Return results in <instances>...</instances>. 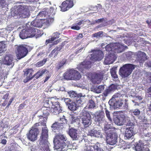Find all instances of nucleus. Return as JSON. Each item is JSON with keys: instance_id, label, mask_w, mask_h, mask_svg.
<instances>
[{"instance_id": "obj_1", "label": "nucleus", "mask_w": 151, "mask_h": 151, "mask_svg": "<svg viewBox=\"0 0 151 151\" xmlns=\"http://www.w3.org/2000/svg\"><path fill=\"white\" fill-rule=\"evenodd\" d=\"M48 131L46 127L42 128V134L39 139L40 150L42 151H50L49 148L50 143L48 141Z\"/></svg>"}, {"instance_id": "obj_2", "label": "nucleus", "mask_w": 151, "mask_h": 151, "mask_svg": "<svg viewBox=\"0 0 151 151\" xmlns=\"http://www.w3.org/2000/svg\"><path fill=\"white\" fill-rule=\"evenodd\" d=\"M54 142L55 147L58 149H60L62 151H67L68 150V146L66 145L67 143H69L67 140L66 137L63 134H59L54 139Z\"/></svg>"}, {"instance_id": "obj_3", "label": "nucleus", "mask_w": 151, "mask_h": 151, "mask_svg": "<svg viewBox=\"0 0 151 151\" xmlns=\"http://www.w3.org/2000/svg\"><path fill=\"white\" fill-rule=\"evenodd\" d=\"M118 97L117 94L114 95L109 102V105L114 108H119L123 106V109H127L128 107L127 100L125 99L124 101L121 99L116 100V98Z\"/></svg>"}, {"instance_id": "obj_4", "label": "nucleus", "mask_w": 151, "mask_h": 151, "mask_svg": "<svg viewBox=\"0 0 151 151\" xmlns=\"http://www.w3.org/2000/svg\"><path fill=\"white\" fill-rule=\"evenodd\" d=\"M17 8L14 12L15 15L23 18H28L30 14L28 6L21 5L18 6Z\"/></svg>"}, {"instance_id": "obj_5", "label": "nucleus", "mask_w": 151, "mask_h": 151, "mask_svg": "<svg viewBox=\"0 0 151 151\" xmlns=\"http://www.w3.org/2000/svg\"><path fill=\"white\" fill-rule=\"evenodd\" d=\"M25 45H16L15 52L16 53L17 58L18 60L25 57L28 53V48Z\"/></svg>"}, {"instance_id": "obj_6", "label": "nucleus", "mask_w": 151, "mask_h": 151, "mask_svg": "<svg viewBox=\"0 0 151 151\" xmlns=\"http://www.w3.org/2000/svg\"><path fill=\"white\" fill-rule=\"evenodd\" d=\"M91 52L93 53L88 55L87 57V59L91 61L95 62L100 61L104 58V53L101 50H92Z\"/></svg>"}, {"instance_id": "obj_7", "label": "nucleus", "mask_w": 151, "mask_h": 151, "mask_svg": "<svg viewBox=\"0 0 151 151\" xmlns=\"http://www.w3.org/2000/svg\"><path fill=\"white\" fill-rule=\"evenodd\" d=\"M104 76V73L101 71L91 73L88 75L91 81L94 84L100 83L103 79Z\"/></svg>"}, {"instance_id": "obj_8", "label": "nucleus", "mask_w": 151, "mask_h": 151, "mask_svg": "<svg viewBox=\"0 0 151 151\" xmlns=\"http://www.w3.org/2000/svg\"><path fill=\"white\" fill-rule=\"evenodd\" d=\"M134 68V65L126 64L120 68L119 73L123 77H127L131 73Z\"/></svg>"}, {"instance_id": "obj_9", "label": "nucleus", "mask_w": 151, "mask_h": 151, "mask_svg": "<svg viewBox=\"0 0 151 151\" xmlns=\"http://www.w3.org/2000/svg\"><path fill=\"white\" fill-rule=\"evenodd\" d=\"M59 122H55L52 126L53 130L55 132H58L62 130L63 128L64 125L67 124V120L65 118V116H63L62 118L60 119Z\"/></svg>"}, {"instance_id": "obj_10", "label": "nucleus", "mask_w": 151, "mask_h": 151, "mask_svg": "<svg viewBox=\"0 0 151 151\" xmlns=\"http://www.w3.org/2000/svg\"><path fill=\"white\" fill-rule=\"evenodd\" d=\"M42 110L43 115L39 116V119H43L42 120H40V121L41 122V124L42 126H46V122L47 120V116L49 115L51 111V108H47L43 106L42 108Z\"/></svg>"}, {"instance_id": "obj_11", "label": "nucleus", "mask_w": 151, "mask_h": 151, "mask_svg": "<svg viewBox=\"0 0 151 151\" xmlns=\"http://www.w3.org/2000/svg\"><path fill=\"white\" fill-rule=\"evenodd\" d=\"M90 61L86 58L80 63L78 67L79 70L83 73H86L87 70H88L91 67V62Z\"/></svg>"}, {"instance_id": "obj_12", "label": "nucleus", "mask_w": 151, "mask_h": 151, "mask_svg": "<svg viewBox=\"0 0 151 151\" xmlns=\"http://www.w3.org/2000/svg\"><path fill=\"white\" fill-rule=\"evenodd\" d=\"M123 46L118 43H111L108 44L105 47V49L109 52L114 51L117 50L118 52H121L123 50Z\"/></svg>"}, {"instance_id": "obj_13", "label": "nucleus", "mask_w": 151, "mask_h": 151, "mask_svg": "<svg viewBox=\"0 0 151 151\" xmlns=\"http://www.w3.org/2000/svg\"><path fill=\"white\" fill-rule=\"evenodd\" d=\"M111 131L106 134V141L109 145H113L116 143L118 136L114 131Z\"/></svg>"}, {"instance_id": "obj_14", "label": "nucleus", "mask_w": 151, "mask_h": 151, "mask_svg": "<svg viewBox=\"0 0 151 151\" xmlns=\"http://www.w3.org/2000/svg\"><path fill=\"white\" fill-rule=\"evenodd\" d=\"M82 123L86 127L90 125L91 123V116L89 112L84 111L83 112Z\"/></svg>"}, {"instance_id": "obj_15", "label": "nucleus", "mask_w": 151, "mask_h": 151, "mask_svg": "<svg viewBox=\"0 0 151 151\" xmlns=\"http://www.w3.org/2000/svg\"><path fill=\"white\" fill-rule=\"evenodd\" d=\"M74 0H65L61 4L60 7L61 11L66 12L72 8L74 5Z\"/></svg>"}, {"instance_id": "obj_16", "label": "nucleus", "mask_w": 151, "mask_h": 151, "mask_svg": "<svg viewBox=\"0 0 151 151\" xmlns=\"http://www.w3.org/2000/svg\"><path fill=\"white\" fill-rule=\"evenodd\" d=\"M39 130L37 128L31 129L27 134L28 139L31 141H34L37 139Z\"/></svg>"}, {"instance_id": "obj_17", "label": "nucleus", "mask_w": 151, "mask_h": 151, "mask_svg": "<svg viewBox=\"0 0 151 151\" xmlns=\"http://www.w3.org/2000/svg\"><path fill=\"white\" fill-rule=\"evenodd\" d=\"M105 120V117L104 111H99L96 112L95 113V121L96 124H102L104 123Z\"/></svg>"}, {"instance_id": "obj_18", "label": "nucleus", "mask_w": 151, "mask_h": 151, "mask_svg": "<svg viewBox=\"0 0 151 151\" xmlns=\"http://www.w3.org/2000/svg\"><path fill=\"white\" fill-rule=\"evenodd\" d=\"M114 121L117 125L121 126L125 122V116L123 114H117L114 116Z\"/></svg>"}, {"instance_id": "obj_19", "label": "nucleus", "mask_w": 151, "mask_h": 151, "mask_svg": "<svg viewBox=\"0 0 151 151\" xmlns=\"http://www.w3.org/2000/svg\"><path fill=\"white\" fill-rule=\"evenodd\" d=\"M34 70L32 68L27 69L25 71H24V75L27 76L29 75L26 78L23 80V82L24 83H26L32 79L34 77V75H32L34 72Z\"/></svg>"}, {"instance_id": "obj_20", "label": "nucleus", "mask_w": 151, "mask_h": 151, "mask_svg": "<svg viewBox=\"0 0 151 151\" xmlns=\"http://www.w3.org/2000/svg\"><path fill=\"white\" fill-rule=\"evenodd\" d=\"M53 104L52 108L53 109V112L54 114L57 115L61 112L62 111V107L60 106V104L57 100L56 99L55 102Z\"/></svg>"}, {"instance_id": "obj_21", "label": "nucleus", "mask_w": 151, "mask_h": 151, "mask_svg": "<svg viewBox=\"0 0 151 151\" xmlns=\"http://www.w3.org/2000/svg\"><path fill=\"white\" fill-rule=\"evenodd\" d=\"M13 58L12 55L10 54H7L4 56L2 60L3 64L10 65L12 64Z\"/></svg>"}, {"instance_id": "obj_22", "label": "nucleus", "mask_w": 151, "mask_h": 151, "mask_svg": "<svg viewBox=\"0 0 151 151\" xmlns=\"http://www.w3.org/2000/svg\"><path fill=\"white\" fill-rule=\"evenodd\" d=\"M115 56L114 54L110 53L105 57L104 62L106 65L112 63L115 60Z\"/></svg>"}, {"instance_id": "obj_23", "label": "nucleus", "mask_w": 151, "mask_h": 151, "mask_svg": "<svg viewBox=\"0 0 151 151\" xmlns=\"http://www.w3.org/2000/svg\"><path fill=\"white\" fill-rule=\"evenodd\" d=\"M137 59L139 63H142L147 59L146 54L141 51H139L136 53Z\"/></svg>"}, {"instance_id": "obj_24", "label": "nucleus", "mask_w": 151, "mask_h": 151, "mask_svg": "<svg viewBox=\"0 0 151 151\" xmlns=\"http://www.w3.org/2000/svg\"><path fill=\"white\" fill-rule=\"evenodd\" d=\"M74 70V69L73 68L68 70L63 74L64 78L67 80H72Z\"/></svg>"}, {"instance_id": "obj_25", "label": "nucleus", "mask_w": 151, "mask_h": 151, "mask_svg": "<svg viewBox=\"0 0 151 151\" xmlns=\"http://www.w3.org/2000/svg\"><path fill=\"white\" fill-rule=\"evenodd\" d=\"M100 147V144L97 142L93 146H88L85 151H104Z\"/></svg>"}, {"instance_id": "obj_26", "label": "nucleus", "mask_w": 151, "mask_h": 151, "mask_svg": "<svg viewBox=\"0 0 151 151\" xmlns=\"http://www.w3.org/2000/svg\"><path fill=\"white\" fill-rule=\"evenodd\" d=\"M65 44L64 43H62L58 47L57 46L53 50L50 54L49 55V56L51 57L54 54H55L54 57L57 56L58 53V52L60 51L64 46Z\"/></svg>"}, {"instance_id": "obj_27", "label": "nucleus", "mask_w": 151, "mask_h": 151, "mask_svg": "<svg viewBox=\"0 0 151 151\" xmlns=\"http://www.w3.org/2000/svg\"><path fill=\"white\" fill-rule=\"evenodd\" d=\"M134 134L133 128H126L125 132V137L129 139L134 136Z\"/></svg>"}, {"instance_id": "obj_28", "label": "nucleus", "mask_w": 151, "mask_h": 151, "mask_svg": "<svg viewBox=\"0 0 151 151\" xmlns=\"http://www.w3.org/2000/svg\"><path fill=\"white\" fill-rule=\"evenodd\" d=\"M29 37H32L35 35L36 29L32 27H27L26 29Z\"/></svg>"}, {"instance_id": "obj_29", "label": "nucleus", "mask_w": 151, "mask_h": 151, "mask_svg": "<svg viewBox=\"0 0 151 151\" xmlns=\"http://www.w3.org/2000/svg\"><path fill=\"white\" fill-rule=\"evenodd\" d=\"M68 134L74 140L78 139L77 130L73 128L70 129L69 130Z\"/></svg>"}, {"instance_id": "obj_30", "label": "nucleus", "mask_w": 151, "mask_h": 151, "mask_svg": "<svg viewBox=\"0 0 151 151\" xmlns=\"http://www.w3.org/2000/svg\"><path fill=\"white\" fill-rule=\"evenodd\" d=\"M55 100L56 99L53 97L49 98L45 101L43 106L47 108H51L53 104L54 103Z\"/></svg>"}, {"instance_id": "obj_31", "label": "nucleus", "mask_w": 151, "mask_h": 151, "mask_svg": "<svg viewBox=\"0 0 151 151\" xmlns=\"http://www.w3.org/2000/svg\"><path fill=\"white\" fill-rule=\"evenodd\" d=\"M49 17L47 13L46 10L45 9H43L42 11L40 12L37 15V17L40 20L45 21L46 17Z\"/></svg>"}, {"instance_id": "obj_32", "label": "nucleus", "mask_w": 151, "mask_h": 151, "mask_svg": "<svg viewBox=\"0 0 151 151\" xmlns=\"http://www.w3.org/2000/svg\"><path fill=\"white\" fill-rule=\"evenodd\" d=\"M44 21L39 19L35 20L31 22V24L33 27H41L43 26V24L44 23Z\"/></svg>"}, {"instance_id": "obj_33", "label": "nucleus", "mask_w": 151, "mask_h": 151, "mask_svg": "<svg viewBox=\"0 0 151 151\" xmlns=\"http://www.w3.org/2000/svg\"><path fill=\"white\" fill-rule=\"evenodd\" d=\"M72 80H79L81 77V74L79 72L74 69L73 74Z\"/></svg>"}, {"instance_id": "obj_34", "label": "nucleus", "mask_w": 151, "mask_h": 151, "mask_svg": "<svg viewBox=\"0 0 151 151\" xmlns=\"http://www.w3.org/2000/svg\"><path fill=\"white\" fill-rule=\"evenodd\" d=\"M104 88V86L103 85H100L98 86H93L92 89L93 91L97 93H101Z\"/></svg>"}, {"instance_id": "obj_35", "label": "nucleus", "mask_w": 151, "mask_h": 151, "mask_svg": "<svg viewBox=\"0 0 151 151\" xmlns=\"http://www.w3.org/2000/svg\"><path fill=\"white\" fill-rule=\"evenodd\" d=\"M89 134L91 136H94L96 137H99L101 136L99 131H97L94 129L91 130L89 132Z\"/></svg>"}, {"instance_id": "obj_36", "label": "nucleus", "mask_w": 151, "mask_h": 151, "mask_svg": "<svg viewBox=\"0 0 151 151\" xmlns=\"http://www.w3.org/2000/svg\"><path fill=\"white\" fill-rule=\"evenodd\" d=\"M7 42L6 41H0V52H3L6 50V45Z\"/></svg>"}, {"instance_id": "obj_37", "label": "nucleus", "mask_w": 151, "mask_h": 151, "mask_svg": "<svg viewBox=\"0 0 151 151\" xmlns=\"http://www.w3.org/2000/svg\"><path fill=\"white\" fill-rule=\"evenodd\" d=\"M19 36L22 39L29 37L26 29H22L20 33Z\"/></svg>"}, {"instance_id": "obj_38", "label": "nucleus", "mask_w": 151, "mask_h": 151, "mask_svg": "<svg viewBox=\"0 0 151 151\" xmlns=\"http://www.w3.org/2000/svg\"><path fill=\"white\" fill-rule=\"evenodd\" d=\"M104 130L105 133H106V134H108V133L111 132L110 131H114V130L111 129V124L108 123L105 124L104 127Z\"/></svg>"}, {"instance_id": "obj_39", "label": "nucleus", "mask_w": 151, "mask_h": 151, "mask_svg": "<svg viewBox=\"0 0 151 151\" xmlns=\"http://www.w3.org/2000/svg\"><path fill=\"white\" fill-rule=\"evenodd\" d=\"M46 71L45 69H43L42 70H40L37 73L34 75V77L37 79L41 76L42 75L44 74Z\"/></svg>"}, {"instance_id": "obj_40", "label": "nucleus", "mask_w": 151, "mask_h": 151, "mask_svg": "<svg viewBox=\"0 0 151 151\" xmlns=\"http://www.w3.org/2000/svg\"><path fill=\"white\" fill-rule=\"evenodd\" d=\"M68 108L72 111L76 110L77 108L76 104L74 102H72L68 106Z\"/></svg>"}, {"instance_id": "obj_41", "label": "nucleus", "mask_w": 151, "mask_h": 151, "mask_svg": "<svg viewBox=\"0 0 151 151\" xmlns=\"http://www.w3.org/2000/svg\"><path fill=\"white\" fill-rule=\"evenodd\" d=\"M67 61V59L65 58L63 59L59 63L58 65L56 67L57 69L58 70L61 69L66 64Z\"/></svg>"}, {"instance_id": "obj_42", "label": "nucleus", "mask_w": 151, "mask_h": 151, "mask_svg": "<svg viewBox=\"0 0 151 151\" xmlns=\"http://www.w3.org/2000/svg\"><path fill=\"white\" fill-rule=\"evenodd\" d=\"M46 10L47 13V15H54L55 14V10L54 9L53 7H50L49 9H45Z\"/></svg>"}, {"instance_id": "obj_43", "label": "nucleus", "mask_w": 151, "mask_h": 151, "mask_svg": "<svg viewBox=\"0 0 151 151\" xmlns=\"http://www.w3.org/2000/svg\"><path fill=\"white\" fill-rule=\"evenodd\" d=\"M47 61V59L44 58L42 60L40 61L37 63L35 64V66L37 67H40L44 65Z\"/></svg>"}, {"instance_id": "obj_44", "label": "nucleus", "mask_w": 151, "mask_h": 151, "mask_svg": "<svg viewBox=\"0 0 151 151\" xmlns=\"http://www.w3.org/2000/svg\"><path fill=\"white\" fill-rule=\"evenodd\" d=\"M87 105L89 109L94 108L96 106L95 102L92 99L89 100Z\"/></svg>"}, {"instance_id": "obj_45", "label": "nucleus", "mask_w": 151, "mask_h": 151, "mask_svg": "<svg viewBox=\"0 0 151 151\" xmlns=\"http://www.w3.org/2000/svg\"><path fill=\"white\" fill-rule=\"evenodd\" d=\"M8 5L7 0H0V5L2 8H7Z\"/></svg>"}, {"instance_id": "obj_46", "label": "nucleus", "mask_w": 151, "mask_h": 151, "mask_svg": "<svg viewBox=\"0 0 151 151\" xmlns=\"http://www.w3.org/2000/svg\"><path fill=\"white\" fill-rule=\"evenodd\" d=\"M68 94L71 98L73 99L75 98L76 99L79 96L78 94H77L74 91H69L68 92Z\"/></svg>"}, {"instance_id": "obj_47", "label": "nucleus", "mask_w": 151, "mask_h": 151, "mask_svg": "<svg viewBox=\"0 0 151 151\" xmlns=\"http://www.w3.org/2000/svg\"><path fill=\"white\" fill-rule=\"evenodd\" d=\"M9 93H6L3 96V99L5 100L4 101L2 104V106H5L7 104L8 102V99H9Z\"/></svg>"}, {"instance_id": "obj_48", "label": "nucleus", "mask_w": 151, "mask_h": 151, "mask_svg": "<svg viewBox=\"0 0 151 151\" xmlns=\"http://www.w3.org/2000/svg\"><path fill=\"white\" fill-rule=\"evenodd\" d=\"M84 99V98L83 97L79 95L76 99V100L77 103L82 104L84 102L83 101Z\"/></svg>"}, {"instance_id": "obj_49", "label": "nucleus", "mask_w": 151, "mask_h": 151, "mask_svg": "<svg viewBox=\"0 0 151 151\" xmlns=\"http://www.w3.org/2000/svg\"><path fill=\"white\" fill-rule=\"evenodd\" d=\"M134 146L136 151H141L142 150V147L143 146L142 144L136 143Z\"/></svg>"}, {"instance_id": "obj_50", "label": "nucleus", "mask_w": 151, "mask_h": 151, "mask_svg": "<svg viewBox=\"0 0 151 151\" xmlns=\"http://www.w3.org/2000/svg\"><path fill=\"white\" fill-rule=\"evenodd\" d=\"M49 17H46L45 21H44V22H46L47 23L50 24L53 22L54 18L52 17H50V15L48 14Z\"/></svg>"}, {"instance_id": "obj_51", "label": "nucleus", "mask_w": 151, "mask_h": 151, "mask_svg": "<svg viewBox=\"0 0 151 151\" xmlns=\"http://www.w3.org/2000/svg\"><path fill=\"white\" fill-rule=\"evenodd\" d=\"M103 33V32L102 31H100L93 34L92 36L93 37L99 38L102 37Z\"/></svg>"}, {"instance_id": "obj_52", "label": "nucleus", "mask_w": 151, "mask_h": 151, "mask_svg": "<svg viewBox=\"0 0 151 151\" xmlns=\"http://www.w3.org/2000/svg\"><path fill=\"white\" fill-rule=\"evenodd\" d=\"M110 73L111 76L114 79H116L118 78V76L116 74V70L114 69H111Z\"/></svg>"}, {"instance_id": "obj_53", "label": "nucleus", "mask_w": 151, "mask_h": 151, "mask_svg": "<svg viewBox=\"0 0 151 151\" xmlns=\"http://www.w3.org/2000/svg\"><path fill=\"white\" fill-rule=\"evenodd\" d=\"M60 35V33H59L58 32H56L54 33L53 34V36L52 37H51L53 39H54V40H55L59 37V36Z\"/></svg>"}, {"instance_id": "obj_54", "label": "nucleus", "mask_w": 151, "mask_h": 151, "mask_svg": "<svg viewBox=\"0 0 151 151\" xmlns=\"http://www.w3.org/2000/svg\"><path fill=\"white\" fill-rule=\"evenodd\" d=\"M117 86L116 85L114 84H112L109 87V89L110 90V91H114L117 88Z\"/></svg>"}, {"instance_id": "obj_55", "label": "nucleus", "mask_w": 151, "mask_h": 151, "mask_svg": "<svg viewBox=\"0 0 151 151\" xmlns=\"http://www.w3.org/2000/svg\"><path fill=\"white\" fill-rule=\"evenodd\" d=\"M132 113L136 116H138L140 114V111L138 109H135L134 110Z\"/></svg>"}, {"instance_id": "obj_56", "label": "nucleus", "mask_w": 151, "mask_h": 151, "mask_svg": "<svg viewBox=\"0 0 151 151\" xmlns=\"http://www.w3.org/2000/svg\"><path fill=\"white\" fill-rule=\"evenodd\" d=\"M132 52H127L125 54L127 59L129 60L132 58Z\"/></svg>"}, {"instance_id": "obj_57", "label": "nucleus", "mask_w": 151, "mask_h": 151, "mask_svg": "<svg viewBox=\"0 0 151 151\" xmlns=\"http://www.w3.org/2000/svg\"><path fill=\"white\" fill-rule=\"evenodd\" d=\"M85 22H88V23L90 22L89 20L88 19H87L86 20H82L80 21L79 22H78L77 23V24L78 25H81L82 24H85Z\"/></svg>"}, {"instance_id": "obj_58", "label": "nucleus", "mask_w": 151, "mask_h": 151, "mask_svg": "<svg viewBox=\"0 0 151 151\" xmlns=\"http://www.w3.org/2000/svg\"><path fill=\"white\" fill-rule=\"evenodd\" d=\"M105 111L106 115L107 117L109 120L111 121V119L110 117L109 112L107 110V109L106 108H105Z\"/></svg>"}, {"instance_id": "obj_59", "label": "nucleus", "mask_w": 151, "mask_h": 151, "mask_svg": "<svg viewBox=\"0 0 151 151\" xmlns=\"http://www.w3.org/2000/svg\"><path fill=\"white\" fill-rule=\"evenodd\" d=\"M111 92V91H110V90L108 88L105 90L103 93V94L104 96L106 97Z\"/></svg>"}, {"instance_id": "obj_60", "label": "nucleus", "mask_w": 151, "mask_h": 151, "mask_svg": "<svg viewBox=\"0 0 151 151\" xmlns=\"http://www.w3.org/2000/svg\"><path fill=\"white\" fill-rule=\"evenodd\" d=\"M64 100L67 106H68L71 102V100L69 98H65Z\"/></svg>"}, {"instance_id": "obj_61", "label": "nucleus", "mask_w": 151, "mask_h": 151, "mask_svg": "<svg viewBox=\"0 0 151 151\" xmlns=\"http://www.w3.org/2000/svg\"><path fill=\"white\" fill-rule=\"evenodd\" d=\"M134 124L133 123L129 122L127 123L126 125V128H133V129L134 130Z\"/></svg>"}, {"instance_id": "obj_62", "label": "nucleus", "mask_w": 151, "mask_h": 151, "mask_svg": "<svg viewBox=\"0 0 151 151\" xmlns=\"http://www.w3.org/2000/svg\"><path fill=\"white\" fill-rule=\"evenodd\" d=\"M146 78L147 81L150 83H151V73H148L147 75Z\"/></svg>"}, {"instance_id": "obj_63", "label": "nucleus", "mask_w": 151, "mask_h": 151, "mask_svg": "<svg viewBox=\"0 0 151 151\" xmlns=\"http://www.w3.org/2000/svg\"><path fill=\"white\" fill-rule=\"evenodd\" d=\"M54 39H53L51 37V38H49L48 40H46L45 44H47L48 43H51L52 42L54 41Z\"/></svg>"}, {"instance_id": "obj_64", "label": "nucleus", "mask_w": 151, "mask_h": 151, "mask_svg": "<svg viewBox=\"0 0 151 151\" xmlns=\"http://www.w3.org/2000/svg\"><path fill=\"white\" fill-rule=\"evenodd\" d=\"M83 37L82 33H79L78 35L76 37V40H80Z\"/></svg>"}]
</instances>
